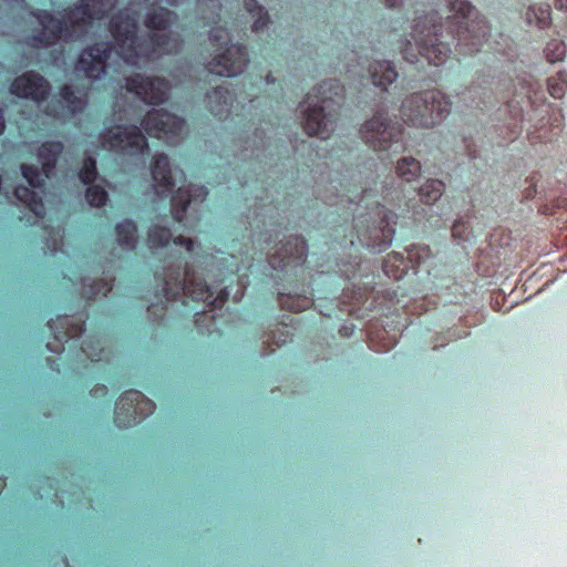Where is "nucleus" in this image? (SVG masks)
Instances as JSON below:
<instances>
[{
	"label": "nucleus",
	"mask_w": 567,
	"mask_h": 567,
	"mask_svg": "<svg viewBox=\"0 0 567 567\" xmlns=\"http://www.w3.org/2000/svg\"><path fill=\"white\" fill-rule=\"evenodd\" d=\"M235 95L224 85L210 87L203 97L204 109L216 120H227L234 107Z\"/></svg>",
	"instance_id": "16"
},
{
	"label": "nucleus",
	"mask_w": 567,
	"mask_h": 567,
	"mask_svg": "<svg viewBox=\"0 0 567 567\" xmlns=\"http://www.w3.org/2000/svg\"><path fill=\"white\" fill-rule=\"evenodd\" d=\"M186 187H179L171 199V209L176 221H182L188 205L192 203Z\"/></svg>",
	"instance_id": "29"
},
{
	"label": "nucleus",
	"mask_w": 567,
	"mask_h": 567,
	"mask_svg": "<svg viewBox=\"0 0 567 567\" xmlns=\"http://www.w3.org/2000/svg\"><path fill=\"white\" fill-rule=\"evenodd\" d=\"M360 133L364 143L375 152L400 154L406 148L403 127L400 124L390 125L386 123L382 113H378L367 121Z\"/></svg>",
	"instance_id": "6"
},
{
	"label": "nucleus",
	"mask_w": 567,
	"mask_h": 567,
	"mask_svg": "<svg viewBox=\"0 0 567 567\" xmlns=\"http://www.w3.org/2000/svg\"><path fill=\"white\" fill-rule=\"evenodd\" d=\"M350 243H351V245H355V239L353 238V234H351Z\"/></svg>",
	"instance_id": "49"
},
{
	"label": "nucleus",
	"mask_w": 567,
	"mask_h": 567,
	"mask_svg": "<svg viewBox=\"0 0 567 567\" xmlns=\"http://www.w3.org/2000/svg\"><path fill=\"white\" fill-rule=\"evenodd\" d=\"M4 126H6L4 118H3L2 112L0 111V134L3 132Z\"/></svg>",
	"instance_id": "46"
},
{
	"label": "nucleus",
	"mask_w": 567,
	"mask_h": 567,
	"mask_svg": "<svg viewBox=\"0 0 567 567\" xmlns=\"http://www.w3.org/2000/svg\"><path fill=\"white\" fill-rule=\"evenodd\" d=\"M172 238V233L167 227L154 224L147 233V240L152 248L165 247Z\"/></svg>",
	"instance_id": "31"
},
{
	"label": "nucleus",
	"mask_w": 567,
	"mask_h": 567,
	"mask_svg": "<svg viewBox=\"0 0 567 567\" xmlns=\"http://www.w3.org/2000/svg\"><path fill=\"white\" fill-rule=\"evenodd\" d=\"M396 173L402 181L413 182L420 177L421 164L413 157H403L398 162Z\"/></svg>",
	"instance_id": "30"
},
{
	"label": "nucleus",
	"mask_w": 567,
	"mask_h": 567,
	"mask_svg": "<svg viewBox=\"0 0 567 567\" xmlns=\"http://www.w3.org/2000/svg\"><path fill=\"white\" fill-rule=\"evenodd\" d=\"M249 64L247 48L238 42L215 49L206 70L215 75L234 78L241 74Z\"/></svg>",
	"instance_id": "10"
},
{
	"label": "nucleus",
	"mask_w": 567,
	"mask_h": 567,
	"mask_svg": "<svg viewBox=\"0 0 567 567\" xmlns=\"http://www.w3.org/2000/svg\"><path fill=\"white\" fill-rule=\"evenodd\" d=\"M445 185L440 179H427L417 190L421 202L431 205L443 195Z\"/></svg>",
	"instance_id": "28"
},
{
	"label": "nucleus",
	"mask_w": 567,
	"mask_h": 567,
	"mask_svg": "<svg viewBox=\"0 0 567 567\" xmlns=\"http://www.w3.org/2000/svg\"><path fill=\"white\" fill-rule=\"evenodd\" d=\"M51 84L41 74L34 71H28L17 76L11 85L10 93L21 97L41 103L49 96Z\"/></svg>",
	"instance_id": "14"
},
{
	"label": "nucleus",
	"mask_w": 567,
	"mask_h": 567,
	"mask_svg": "<svg viewBox=\"0 0 567 567\" xmlns=\"http://www.w3.org/2000/svg\"><path fill=\"white\" fill-rule=\"evenodd\" d=\"M111 290V287L107 282L100 280H93V279H84L83 281V296L85 298L92 299L100 293L103 296H106V293Z\"/></svg>",
	"instance_id": "37"
},
{
	"label": "nucleus",
	"mask_w": 567,
	"mask_h": 567,
	"mask_svg": "<svg viewBox=\"0 0 567 567\" xmlns=\"http://www.w3.org/2000/svg\"><path fill=\"white\" fill-rule=\"evenodd\" d=\"M346 105V87L339 80L321 81V140L337 130Z\"/></svg>",
	"instance_id": "8"
},
{
	"label": "nucleus",
	"mask_w": 567,
	"mask_h": 567,
	"mask_svg": "<svg viewBox=\"0 0 567 567\" xmlns=\"http://www.w3.org/2000/svg\"><path fill=\"white\" fill-rule=\"evenodd\" d=\"M138 12L125 9L116 13L110 24L114 50L127 64L141 66L161 54L176 53L182 48L179 33L169 29L152 34L138 32Z\"/></svg>",
	"instance_id": "4"
},
{
	"label": "nucleus",
	"mask_w": 567,
	"mask_h": 567,
	"mask_svg": "<svg viewBox=\"0 0 567 567\" xmlns=\"http://www.w3.org/2000/svg\"><path fill=\"white\" fill-rule=\"evenodd\" d=\"M186 189L193 202H203L208 194L206 187L199 185H188Z\"/></svg>",
	"instance_id": "40"
},
{
	"label": "nucleus",
	"mask_w": 567,
	"mask_h": 567,
	"mask_svg": "<svg viewBox=\"0 0 567 567\" xmlns=\"http://www.w3.org/2000/svg\"><path fill=\"white\" fill-rule=\"evenodd\" d=\"M555 7L559 10H567V0H556Z\"/></svg>",
	"instance_id": "45"
},
{
	"label": "nucleus",
	"mask_w": 567,
	"mask_h": 567,
	"mask_svg": "<svg viewBox=\"0 0 567 567\" xmlns=\"http://www.w3.org/2000/svg\"><path fill=\"white\" fill-rule=\"evenodd\" d=\"M299 122L309 136L317 135L319 131V93L317 90L309 92L298 107Z\"/></svg>",
	"instance_id": "20"
},
{
	"label": "nucleus",
	"mask_w": 567,
	"mask_h": 567,
	"mask_svg": "<svg viewBox=\"0 0 567 567\" xmlns=\"http://www.w3.org/2000/svg\"><path fill=\"white\" fill-rule=\"evenodd\" d=\"M176 21V14L163 7L152 8L144 18V24L150 34L169 29Z\"/></svg>",
	"instance_id": "22"
},
{
	"label": "nucleus",
	"mask_w": 567,
	"mask_h": 567,
	"mask_svg": "<svg viewBox=\"0 0 567 567\" xmlns=\"http://www.w3.org/2000/svg\"><path fill=\"white\" fill-rule=\"evenodd\" d=\"M382 268L389 278L400 280L408 272L410 265L403 254L393 251L386 255Z\"/></svg>",
	"instance_id": "25"
},
{
	"label": "nucleus",
	"mask_w": 567,
	"mask_h": 567,
	"mask_svg": "<svg viewBox=\"0 0 567 567\" xmlns=\"http://www.w3.org/2000/svg\"><path fill=\"white\" fill-rule=\"evenodd\" d=\"M491 97L492 92L481 86H471L462 92V100L464 102L468 100L470 104L467 105L473 109L484 110L487 103L491 102Z\"/></svg>",
	"instance_id": "27"
},
{
	"label": "nucleus",
	"mask_w": 567,
	"mask_h": 567,
	"mask_svg": "<svg viewBox=\"0 0 567 567\" xmlns=\"http://www.w3.org/2000/svg\"><path fill=\"white\" fill-rule=\"evenodd\" d=\"M405 0H385V3L390 8H400L404 4Z\"/></svg>",
	"instance_id": "44"
},
{
	"label": "nucleus",
	"mask_w": 567,
	"mask_h": 567,
	"mask_svg": "<svg viewBox=\"0 0 567 567\" xmlns=\"http://www.w3.org/2000/svg\"><path fill=\"white\" fill-rule=\"evenodd\" d=\"M166 286H168L171 290L181 289L196 300L209 302L214 308L221 307L228 297V292L223 290L215 299L209 301L212 298L209 288L204 280L189 268L185 269L183 277H181L179 274L175 276L174 272H169L166 276Z\"/></svg>",
	"instance_id": "11"
},
{
	"label": "nucleus",
	"mask_w": 567,
	"mask_h": 567,
	"mask_svg": "<svg viewBox=\"0 0 567 567\" xmlns=\"http://www.w3.org/2000/svg\"><path fill=\"white\" fill-rule=\"evenodd\" d=\"M450 12L452 14L446 18L444 24L433 8L429 11L423 10V16L414 18L410 35L414 41L417 54L412 52V42L406 40L402 51L408 62L417 63L420 55L429 64L442 65L451 54L450 43L443 41V29L447 31L458 54L466 56L482 50L487 35H489L486 20L466 0H452Z\"/></svg>",
	"instance_id": "1"
},
{
	"label": "nucleus",
	"mask_w": 567,
	"mask_h": 567,
	"mask_svg": "<svg viewBox=\"0 0 567 567\" xmlns=\"http://www.w3.org/2000/svg\"><path fill=\"white\" fill-rule=\"evenodd\" d=\"M212 7L214 10L219 9V4L215 0H212Z\"/></svg>",
	"instance_id": "48"
},
{
	"label": "nucleus",
	"mask_w": 567,
	"mask_h": 567,
	"mask_svg": "<svg viewBox=\"0 0 567 567\" xmlns=\"http://www.w3.org/2000/svg\"><path fill=\"white\" fill-rule=\"evenodd\" d=\"M518 86L519 90L515 87V95H523L529 104H535L537 90L535 89L533 78L530 75L518 78Z\"/></svg>",
	"instance_id": "35"
},
{
	"label": "nucleus",
	"mask_w": 567,
	"mask_h": 567,
	"mask_svg": "<svg viewBox=\"0 0 567 567\" xmlns=\"http://www.w3.org/2000/svg\"><path fill=\"white\" fill-rule=\"evenodd\" d=\"M61 97L66 103V107L61 105L60 101H52L47 107L45 113L55 118H65L66 116L82 111L85 105V96L82 92H75L70 85H64L61 90Z\"/></svg>",
	"instance_id": "19"
},
{
	"label": "nucleus",
	"mask_w": 567,
	"mask_h": 567,
	"mask_svg": "<svg viewBox=\"0 0 567 567\" xmlns=\"http://www.w3.org/2000/svg\"><path fill=\"white\" fill-rule=\"evenodd\" d=\"M62 151L63 145L60 142H47L40 146L38 151V158L47 177H49L53 171Z\"/></svg>",
	"instance_id": "24"
},
{
	"label": "nucleus",
	"mask_w": 567,
	"mask_h": 567,
	"mask_svg": "<svg viewBox=\"0 0 567 567\" xmlns=\"http://www.w3.org/2000/svg\"><path fill=\"white\" fill-rule=\"evenodd\" d=\"M115 3L116 0H79L58 16L39 11L32 16V30L24 37V42L33 48H47L60 40H78L95 20L103 19Z\"/></svg>",
	"instance_id": "3"
},
{
	"label": "nucleus",
	"mask_w": 567,
	"mask_h": 567,
	"mask_svg": "<svg viewBox=\"0 0 567 567\" xmlns=\"http://www.w3.org/2000/svg\"><path fill=\"white\" fill-rule=\"evenodd\" d=\"M21 172L23 177L29 182V184L33 187H39L42 184L41 175L38 169L31 165H22Z\"/></svg>",
	"instance_id": "39"
},
{
	"label": "nucleus",
	"mask_w": 567,
	"mask_h": 567,
	"mask_svg": "<svg viewBox=\"0 0 567 567\" xmlns=\"http://www.w3.org/2000/svg\"><path fill=\"white\" fill-rule=\"evenodd\" d=\"M171 83L159 76L136 74L126 79V90L147 104L157 105L169 97Z\"/></svg>",
	"instance_id": "12"
},
{
	"label": "nucleus",
	"mask_w": 567,
	"mask_h": 567,
	"mask_svg": "<svg viewBox=\"0 0 567 567\" xmlns=\"http://www.w3.org/2000/svg\"><path fill=\"white\" fill-rule=\"evenodd\" d=\"M413 255H414V254H413V250H409V256H408V257H409V259H412Z\"/></svg>",
	"instance_id": "51"
},
{
	"label": "nucleus",
	"mask_w": 567,
	"mask_h": 567,
	"mask_svg": "<svg viewBox=\"0 0 567 567\" xmlns=\"http://www.w3.org/2000/svg\"><path fill=\"white\" fill-rule=\"evenodd\" d=\"M103 148L120 155L135 157L148 151V143L141 128L136 125H117L105 130L100 135Z\"/></svg>",
	"instance_id": "7"
},
{
	"label": "nucleus",
	"mask_w": 567,
	"mask_h": 567,
	"mask_svg": "<svg viewBox=\"0 0 567 567\" xmlns=\"http://www.w3.org/2000/svg\"><path fill=\"white\" fill-rule=\"evenodd\" d=\"M467 150H468V155H470L471 157H475V155L473 154V152L471 151V148H470V147H467Z\"/></svg>",
	"instance_id": "50"
},
{
	"label": "nucleus",
	"mask_w": 567,
	"mask_h": 567,
	"mask_svg": "<svg viewBox=\"0 0 567 567\" xmlns=\"http://www.w3.org/2000/svg\"><path fill=\"white\" fill-rule=\"evenodd\" d=\"M130 410V406L127 403H125L124 401H121L116 408V417H115V421L117 422V425L118 426H127L131 424V422H124L121 420L120 417V411H128Z\"/></svg>",
	"instance_id": "41"
},
{
	"label": "nucleus",
	"mask_w": 567,
	"mask_h": 567,
	"mask_svg": "<svg viewBox=\"0 0 567 567\" xmlns=\"http://www.w3.org/2000/svg\"><path fill=\"white\" fill-rule=\"evenodd\" d=\"M339 202L344 210L340 216L344 220L352 218L357 243L374 254L384 251L395 234L398 215L379 202L370 205L375 195L371 189L358 185H343Z\"/></svg>",
	"instance_id": "2"
},
{
	"label": "nucleus",
	"mask_w": 567,
	"mask_h": 567,
	"mask_svg": "<svg viewBox=\"0 0 567 567\" xmlns=\"http://www.w3.org/2000/svg\"><path fill=\"white\" fill-rule=\"evenodd\" d=\"M306 243L300 237H290L275 246L269 257V264L274 269H282L290 261H302L306 256Z\"/></svg>",
	"instance_id": "18"
},
{
	"label": "nucleus",
	"mask_w": 567,
	"mask_h": 567,
	"mask_svg": "<svg viewBox=\"0 0 567 567\" xmlns=\"http://www.w3.org/2000/svg\"><path fill=\"white\" fill-rule=\"evenodd\" d=\"M16 196L19 200L25 203L27 206L30 208V210L35 216L43 215V213H44L43 205H42L41 200L39 199L38 195L33 190H30L27 187H18L16 189Z\"/></svg>",
	"instance_id": "32"
},
{
	"label": "nucleus",
	"mask_w": 567,
	"mask_h": 567,
	"mask_svg": "<svg viewBox=\"0 0 567 567\" xmlns=\"http://www.w3.org/2000/svg\"><path fill=\"white\" fill-rule=\"evenodd\" d=\"M465 225L462 223V221H455L453 227H452V234L454 237L456 238H464V229H465Z\"/></svg>",
	"instance_id": "43"
},
{
	"label": "nucleus",
	"mask_w": 567,
	"mask_h": 567,
	"mask_svg": "<svg viewBox=\"0 0 567 567\" xmlns=\"http://www.w3.org/2000/svg\"><path fill=\"white\" fill-rule=\"evenodd\" d=\"M550 6L548 3H544L540 4L537 9L535 7L528 8L526 18L529 23L535 21V23L543 29L550 23Z\"/></svg>",
	"instance_id": "33"
},
{
	"label": "nucleus",
	"mask_w": 567,
	"mask_h": 567,
	"mask_svg": "<svg viewBox=\"0 0 567 567\" xmlns=\"http://www.w3.org/2000/svg\"><path fill=\"white\" fill-rule=\"evenodd\" d=\"M151 189L159 198L172 193L177 183L178 168L174 167L169 157L164 153H156L150 163Z\"/></svg>",
	"instance_id": "13"
},
{
	"label": "nucleus",
	"mask_w": 567,
	"mask_h": 567,
	"mask_svg": "<svg viewBox=\"0 0 567 567\" xmlns=\"http://www.w3.org/2000/svg\"><path fill=\"white\" fill-rule=\"evenodd\" d=\"M512 102H514V100H512V101H506V104H507L508 106H511V103H512Z\"/></svg>",
	"instance_id": "52"
},
{
	"label": "nucleus",
	"mask_w": 567,
	"mask_h": 567,
	"mask_svg": "<svg viewBox=\"0 0 567 567\" xmlns=\"http://www.w3.org/2000/svg\"><path fill=\"white\" fill-rule=\"evenodd\" d=\"M362 70H367V74L372 80V83L383 91L396 81L399 74L395 66L390 61H373L369 62L367 59L360 61Z\"/></svg>",
	"instance_id": "21"
},
{
	"label": "nucleus",
	"mask_w": 567,
	"mask_h": 567,
	"mask_svg": "<svg viewBox=\"0 0 567 567\" xmlns=\"http://www.w3.org/2000/svg\"><path fill=\"white\" fill-rule=\"evenodd\" d=\"M208 41L212 45L217 48L227 47L231 41L230 31L224 25H215L208 31Z\"/></svg>",
	"instance_id": "34"
},
{
	"label": "nucleus",
	"mask_w": 567,
	"mask_h": 567,
	"mask_svg": "<svg viewBox=\"0 0 567 567\" xmlns=\"http://www.w3.org/2000/svg\"><path fill=\"white\" fill-rule=\"evenodd\" d=\"M545 54L550 63L561 61L566 55V45L563 41L551 40L545 48Z\"/></svg>",
	"instance_id": "38"
},
{
	"label": "nucleus",
	"mask_w": 567,
	"mask_h": 567,
	"mask_svg": "<svg viewBox=\"0 0 567 567\" xmlns=\"http://www.w3.org/2000/svg\"><path fill=\"white\" fill-rule=\"evenodd\" d=\"M452 102L441 91H425L412 94L401 106L402 120L410 126L431 127L446 118Z\"/></svg>",
	"instance_id": "5"
},
{
	"label": "nucleus",
	"mask_w": 567,
	"mask_h": 567,
	"mask_svg": "<svg viewBox=\"0 0 567 567\" xmlns=\"http://www.w3.org/2000/svg\"><path fill=\"white\" fill-rule=\"evenodd\" d=\"M80 178L84 184L89 185L85 193L86 202L94 207L105 205L109 198L104 187L105 179L97 176L95 161L91 157L84 161Z\"/></svg>",
	"instance_id": "17"
},
{
	"label": "nucleus",
	"mask_w": 567,
	"mask_h": 567,
	"mask_svg": "<svg viewBox=\"0 0 567 567\" xmlns=\"http://www.w3.org/2000/svg\"><path fill=\"white\" fill-rule=\"evenodd\" d=\"M547 90L554 99H561L567 90V74L565 72H558L555 76L549 78L547 81Z\"/></svg>",
	"instance_id": "36"
},
{
	"label": "nucleus",
	"mask_w": 567,
	"mask_h": 567,
	"mask_svg": "<svg viewBox=\"0 0 567 567\" xmlns=\"http://www.w3.org/2000/svg\"><path fill=\"white\" fill-rule=\"evenodd\" d=\"M141 125L151 136L163 138L171 144H177L187 135L185 120L163 109L148 111Z\"/></svg>",
	"instance_id": "9"
},
{
	"label": "nucleus",
	"mask_w": 567,
	"mask_h": 567,
	"mask_svg": "<svg viewBox=\"0 0 567 567\" xmlns=\"http://www.w3.org/2000/svg\"><path fill=\"white\" fill-rule=\"evenodd\" d=\"M116 243L125 250H134L138 243L137 227L131 220H123L115 227Z\"/></svg>",
	"instance_id": "26"
},
{
	"label": "nucleus",
	"mask_w": 567,
	"mask_h": 567,
	"mask_svg": "<svg viewBox=\"0 0 567 567\" xmlns=\"http://www.w3.org/2000/svg\"><path fill=\"white\" fill-rule=\"evenodd\" d=\"M526 193H527L526 197H530V196H532V194H533V193H535V189H534V188L532 189V188L529 187V188H527V189H526Z\"/></svg>",
	"instance_id": "47"
},
{
	"label": "nucleus",
	"mask_w": 567,
	"mask_h": 567,
	"mask_svg": "<svg viewBox=\"0 0 567 567\" xmlns=\"http://www.w3.org/2000/svg\"><path fill=\"white\" fill-rule=\"evenodd\" d=\"M244 8L252 20L251 32H264L271 23L268 11L257 0H245Z\"/></svg>",
	"instance_id": "23"
},
{
	"label": "nucleus",
	"mask_w": 567,
	"mask_h": 567,
	"mask_svg": "<svg viewBox=\"0 0 567 567\" xmlns=\"http://www.w3.org/2000/svg\"><path fill=\"white\" fill-rule=\"evenodd\" d=\"M110 53L111 49L107 43H96L86 48L78 60L75 71L92 80L100 79L105 72Z\"/></svg>",
	"instance_id": "15"
},
{
	"label": "nucleus",
	"mask_w": 567,
	"mask_h": 567,
	"mask_svg": "<svg viewBox=\"0 0 567 567\" xmlns=\"http://www.w3.org/2000/svg\"><path fill=\"white\" fill-rule=\"evenodd\" d=\"M174 243L176 245H181V246H184L186 248V250L188 251H192L194 249V246H195V241L190 238H185V237H182V236H178L174 239Z\"/></svg>",
	"instance_id": "42"
}]
</instances>
